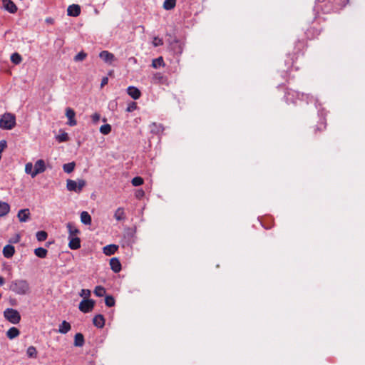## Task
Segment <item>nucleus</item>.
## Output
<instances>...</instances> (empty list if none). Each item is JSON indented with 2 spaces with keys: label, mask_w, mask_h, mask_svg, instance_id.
Instances as JSON below:
<instances>
[{
  "label": "nucleus",
  "mask_w": 365,
  "mask_h": 365,
  "mask_svg": "<svg viewBox=\"0 0 365 365\" xmlns=\"http://www.w3.org/2000/svg\"><path fill=\"white\" fill-rule=\"evenodd\" d=\"M114 217L117 221L124 220L125 218L124 209L123 207H118L115 212Z\"/></svg>",
  "instance_id": "5701e85b"
},
{
  "label": "nucleus",
  "mask_w": 365,
  "mask_h": 365,
  "mask_svg": "<svg viewBox=\"0 0 365 365\" xmlns=\"http://www.w3.org/2000/svg\"><path fill=\"white\" fill-rule=\"evenodd\" d=\"M100 132L103 135H108L111 132V125L105 124L101 126Z\"/></svg>",
  "instance_id": "f704fd0d"
},
{
  "label": "nucleus",
  "mask_w": 365,
  "mask_h": 365,
  "mask_svg": "<svg viewBox=\"0 0 365 365\" xmlns=\"http://www.w3.org/2000/svg\"><path fill=\"white\" fill-rule=\"evenodd\" d=\"M66 116L67 117V118L68 120L67 122V124L68 125L75 126L77 125V121L75 118L76 113L72 108H67L66 109Z\"/></svg>",
  "instance_id": "1a4fd4ad"
},
{
  "label": "nucleus",
  "mask_w": 365,
  "mask_h": 365,
  "mask_svg": "<svg viewBox=\"0 0 365 365\" xmlns=\"http://www.w3.org/2000/svg\"><path fill=\"white\" fill-rule=\"evenodd\" d=\"M167 78L161 73L156 72L151 77V83L158 85H164L167 83Z\"/></svg>",
  "instance_id": "0eeeda50"
},
{
  "label": "nucleus",
  "mask_w": 365,
  "mask_h": 365,
  "mask_svg": "<svg viewBox=\"0 0 365 365\" xmlns=\"http://www.w3.org/2000/svg\"><path fill=\"white\" fill-rule=\"evenodd\" d=\"M110 266L111 269L115 272L118 273L121 270V264L118 258H112L110 260Z\"/></svg>",
  "instance_id": "2eb2a0df"
},
{
  "label": "nucleus",
  "mask_w": 365,
  "mask_h": 365,
  "mask_svg": "<svg viewBox=\"0 0 365 365\" xmlns=\"http://www.w3.org/2000/svg\"><path fill=\"white\" fill-rule=\"evenodd\" d=\"M86 56L87 55L86 53H84L83 51H81L74 57V60L76 61H83L86 58Z\"/></svg>",
  "instance_id": "a19ab883"
},
{
  "label": "nucleus",
  "mask_w": 365,
  "mask_h": 365,
  "mask_svg": "<svg viewBox=\"0 0 365 365\" xmlns=\"http://www.w3.org/2000/svg\"><path fill=\"white\" fill-rule=\"evenodd\" d=\"M81 221L83 224L90 225L91 224V216L86 211H83L81 213Z\"/></svg>",
  "instance_id": "412c9836"
},
{
  "label": "nucleus",
  "mask_w": 365,
  "mask_h": 365,
  "mask_svg": "<svg viewBox=\"0 0 365 365\" xmlns=\"http://www.w3.org/2000/svg\"><path fill=\"white\" fill-rule=\"evenodd\" d=\"M58 139L59 142H64L68 140V135L67 133H63L58 137Z\"/></svg>",
  "instance_id": "a18cd8bd"
},
{
  "label": "nucleus",
  "mask_w": 365,
  "mask_h": 365,
  "mask_svg": "<svg viewBox=\"0 0 365 365\" xmlns=\"http://www.w3.org/2000/svg\"><path fill=\"white\" fill-rule=\"evenodd\" d=\"M34 165H33L32 163L29 162L25 165V173L26 174L31 175V177L32 178L36 177V175H34Z\"/></svg>",
  "instance_id": "c85d7f7f"
},
{
  "label": "nucleus",
  "mask_w": 365,
  "mask_h": 365,
  "mask_svg": "<svg viewBox=\"0 0 365 365\" xmlns=\"http://www.w3.org/2000/svg\"><path fill=\"white\" fill-rule=\"evenodd\" d=\"M71 324L66 321H63V322L59 325L58 332L61 334H66L71 330Z\"/></svg>",
  "instance_id": "4be33fe9"
},
{
  "label": "nucleus",
  "mask_w": 365,
  "mask_h": 365,
  "mask_svg": "<svg viewBox=\"0 0 365 365\" xmlns=\"http://www.w3.org/2000/svg\"><path fill=\"white\" fill-rule=\"evenodd\" d=\"M81 14V6L78 4H71L67 9V14L69 16L77 17Z\"/></svg>",
  "instance_id": "9b49d317"
},
{
  "label": "nucleus",
  "mask_w": 365,
  "mask_h": 365,
  "mask_svg": "<svg viewBox=\"0 0 365 365\" xmlns=\"http://www.w3.org/2000/svg\"><path fill=\"white\" fill-rule=\"evenodd\" d=\"M19 239H20V237L18 235L16 237V238H15V240L14 241V242H18L19 241Z\"/></svg>",
  "instance_id": "8fccbe9b"
},
{
  "label": "nucleus",
  "mask_w": 365,
  "mask_h": 365,
  "mask_svg": "<svg viewBox=\"0 0 365 365\" xmlns=\"http://www.w3.org/2000/svg\"><path fill=\"white\" fill-rule=\"evenodd\" d=\"M127 93L134 100L138 99L141 96L140 90L135 86H129L127 88Z\"/></svg>",
  "instance_id": "4468645a"
},
{
  "label": "nucleus",
  "mask_w": 365,
  "mask_h": 365,
  "mask_svg": "<svg viewBox=\"0 0 365 365\" xmlns=\"http://www.w3.org/2000/svg\"><path fill=\"white\" fill-rule=\"evenodd\" d=\"M150 130L152 133L158 134L163 132V128L162 125L153 123L150 125Z\"/></svg>",
  "instance_id": "2f4dec72"
},
{
  "label": "nucleus",
  "mask_w": 365,
  "mask_h": 365,
  "mask_svg": "<svg viewBox=\"0 0 365 365\" xmlns=\"http://www.w3.org/2000/svg\"><path fill=\"white\" fill-rule=\"evenodd\" d=\"M105 303L108 307H113L115 305V299L112 296H106L105 298Z\"/></svg>",
  "instance_id": "58836bf2"
},
{
  "label": "nucleus",
  "mask_w": 365,
  "mask_h": 365,
  "mask_svg": "<svg viewBox=\"0 0 365 365\" xmlns=\"http://www.w3.org/2000/svg\"><path fill=\"white\" fill-rule=\"evenodd\" d=\"M16 125V117L14 114L6 113L0 118V128L4 130H11Z\"/></svg>",
  "instance_id": "7ed1b4c3"
},
{
  "label": "nucleus",
  "mask_w": 365,
  "mask_h": 365,
  "mask_svg": "<svg viewBox=\"0 0 365 365\" xmlns=\"http://www.w3.org/2000/svg\"><path fill=\"white\" fill-rule=\"evenodd\" d=\"M94 326L98 328H103L105 325V319L102 314H97L93 319Z\"/></svg>",
  "instance_id": "f3484780"
},
{
  "label": "nucleus",
  "mask_w": 365,
  "mask_h": 365,
  "mask_svg": "<svg viewBox=\"0 0 365 365\" xmlns=\"http://www.w3.org/2000/svg\"><path fill=\"white\" fill-rule=\"evenodd\" d=\"M145 192L142 189L138 190L135 192V197L137 198H141L144 196Z\"/></svg>",
  "instance_id": "49530a36"
},
{
  "label": "nucleus",
  "mask_w": 365,
  "mask_h": 365,
  "mask_svg": "<svg viewBox=\"0 0 365 365\" xmlns=\"http://www.w3.org/2000/svg\"><path fill=\"white\" fill-rule=\"evenodd\" d=\"M10 211V205L5 202L0 201V217L6 215Z\"/></svg>",
  "instance_id": "aec40b11"
},
{
  "label": "nucleus",
  "mask_w": 365,
  "mask_h": 365,
  "mask_svg": "<svg viewBox=\"0 0 365 365\" xmlns=\"http://www.w3.org/2000/svg\"><path fill=\"white\" fill-rule=\"evenodd\" d=\"M68 247L71 250H78L81 247V240L78 237H68Z\"/></svg>",
  "instance_id": "f8f14e48"
},
{
  "label": "nucleus",
  "mask_w": 365,
  "mask_h": 365,
  "mask_svg": "<svg viewBox=\"0 0 365 365\" xmlns=\"http://www.w3.org/2000/svg\"><path fill=\"white\" fill-rule=\"evenodd\" d=\"M15 252L14 247L12 245H6L3 249V255L6 258H11Z\"/></svg>",
  "instance_id": "6ab92c4d"
},
{
  "label": "nucleus",
  "mask_w": 365,
  "mask_h": 365,
  "mask_svg": "<svg viewBox=\"0 0 365 365\" xmlns=\"http://www.w3.org/2000/svg\"><path fill=\"white\" fill-rule=\"evenodd\" d=\"M75 165L76 164L74 162L66 163L63 165V171L66 173H71L73 171Z\"/></svg>",
  "instance_id": "473e14b6"
},
{
  "label": "nucleus",
  "mask_w": 365,
  "mask_h": 365,
  "mask_svg": "<svg viewBox=\"0 0 365 365\" xmlns=\"http://www.w3.org/2000/svg\"><path fill=\"white\" fill-rule=\"evenodd\" d=\"M137 108V104L135 102H131L130 103L128 104L127 108H126V110L128 112H133L135 110H136Z\"/></svg>",
  "instance_id": "37998d69"
},
{
  "label": "nucleus",
  "mask_w": 365,
  "mask_h": 365,
  "mask_svg": "<svg viewBox=\"0 0 365 365\" xmlns=\"http://www.w3.org/2000/svg\"><path fill=\"white\" fill-rule=\"evenodd\" d=\"M66 227L69 234L68 237H77V235L80 232L79 230L71 223H68Z\"/></svg>",
  "instance_id": "b1692460"
},
{
  "label": "nucleus",
  "mask_w": 365,
  "mask_h": 365,
  "mask_svg": "<svg viewBox=\"0 0 365 365\" xmlns=\"http://www.w3.org/2000/svg\"><path fill=\"white\" fill-rule=\"evenodd\" d=\"M91 120L93 121V123L96 124L98 123L100 118H101V115L99 113H93L91 116Z\"/></svg>",
  "instance_id": "c03bdc74"
},
{
  "label": "nucleus",
  "mask_w": 365,
  "mask_h": 365,
  "mask_svg": "<svg viewBox=\"0 0 365 365\" xmlns=\"http://www.w3.org/2000/svg\"><path fill=\"white\" fill-rule=\"evenodd\" d=\"M46 21L49 22V23H51L52 22V19H47Z\"/></svg>",
  "instance_id": "3c124183"
},
{
  "label": "nucleus",
  "mask_w": 365,
  "mask_h": 365,
  "mask_svg": "<svg viewBox=\"0 0 365 365\" xmlns=\"http://www.w3.org/2000/svg\"><path fill=\"white\" fill-rule=\"evenodd\" d=\"M131 182L133 186H140L143 184V179L141 177L137 176L132 179Z\"/></svg>",
  "instance_id": "4c0bfd02"
},
{
  "label": "nucleus",
  "mask_w": 365,
  "mask_h": 365,
  "mask_svg": "<svg viewBox=\"0 0 365 365\" xmlns=\"http://www.w3.org/2000/svg\"><path fill=\"white\" fill-rule=\"evenodd\" d=\"M118 247L115 245H108L103 247V253L107 256L114 255Z\"/></svg>",
  "instance_id": "a211bd4d"
},
{
  "label": "nucleus",
  "mask_w": 365,
  "mask_h": 365,
  "mask_svg": "<svg viewBox=\"0 0 365 365\" xmlns=\"http://www.w3.org/2000/svg\"><path fill=\"white\" fill-rule=\"evenodd\" d=\"M3 6L6 11L11 14L17 11L16 4L11 0H3Z\"/></svg>",
  "instance_id": "ddd939ff"
},
{
  "label": "nucleus",
  "mask_w": 365,
  "mask_h": 365,
  "mask_svg": "<svg viewBox=\"0 0 365 365\" xmlns=\"http://www.w3.org/2000/svg\"><path fill=\"white\" fill-rule=\"evenodd\" d=\"M95 306V302L93 299H83L78 306V309L83 313L91 312Z\"/></svg>",
  "instance_id": "423d86ee"
},
{
  "label": "nucleus",
  "mask_w": 365,
  "mask_h": 365,
  "mask_svg": "<svg viewBox=\"0 0 365 365\" xmlns=\"http://www.w3.org/2000/svg\"><path fill=\"white\" fill-rule=\"evenodd\" d=\"M176 4V0H165L163 3V8L165 10L173 9Z\"/></svg>",
  "instance_id": "7c9ffc66"
},
{
  "label": "nucleus",
  "mask_w": 365,
  "mask_h": 365,
  "mask_svg": "<svg viewBox=\"0 0 365 365\" xmlns=\"http://www.w3.org/2000/svg\"><path fill=\"white\" fill-rule=\"evenodd\" d=\"M85 185L86 181L83 180H78V182L73 180H67L66 182L67 190L77 193L81 192Z\"/></svg>",
  "instance_id": "39448f33"
},
{
  "label": "nucleus",
  "mask_w": 365,
  "mask_h": 365,
  "mask_svg": "<svg viewBox=\"0 0 365 365\" xmlns=\"http://www.w3.org/2000/svg\"><path fill=\"white\" fill-rule=\"evenodd\" d=\"M152 43L154 47H158L163 44V41L161 38H159L158 36H155L153 39Z\"/></svg>",
  "instance_id": "ea45409f"
},
{
  "label": "nucleus",
  "mask_w": 365,
  "mask_h": 365,
  "mask_svg": "<svg viewBox=\"0 0 365 365\" xmlns=\"http://www.w3.org/2000/svg\"><path fill=\"white\" fill-rule=\"evenodd\" d=\"M285 99L287 103H296L295 99H302L307 101V103H311L314 101L313 96H309L307 93H300L296 91H289L285 93Z\"/></svg>",
  "instance_id": "f03ea898"
},
{
  "label": "nucleus",
  "mask_w": 365,
  "mask_h": 365,
  "mask_svg": "<svg viewBox=\"0 0 365 365\" xmlns=\"http://www.w3.org/2000/svg\"><path fill=\"white\" fill-rule=\"evenodd\" d=\"M47 253V250L43 247H38L34 250V254L39 258H45Z\"/></svg>",
  "instance_id": "cd10ccee"
},
{
  "label": "nucleus",
  "mask_w": 365,
  "mask_h": 365,
  "mask_svg": "<svg viewBox=\"0 0 365 365\" xmlns=\"http://www.w3.org/2000/svg\"><path fill=\"white\" fill-rule=\"evenodd\" d=\"M5 282L4 278L0 276V287L2 286Z\"/></svg>",
  "instance_id": "09e8293b"
},
{
  "label": "nucleus",
  "mask_w": 365,
  "mask_h": 365,
  "mask_svg": "<svg viewBox=\"0 0 365 365\" xmlns=\"http://www.w3.org/2000/svg\"><path fill=\"white\" fill-rule=\"evenodd\" d=\"M93 292L97 297H103L106 294V289L102 286H97Z\"/></svg>",
  "instance_id": "c9c22d12"
},
{
  "label": "nucleus",
  "mask_w": 365,
  "mask_h": 365,
  "mask_svg": "<svg viewBox=\"0 0 365 365\" xmlns=\"http://www.w3.org/2000/svg\"><path fill=\"white\" fill-rule=\"evenodd\" d=\"M9 289L16 294L25 295L29 292L30 285L26 279H15L11 282Z\"/></svg>",
  "instance_id": "f257e3e1"
},
{
  "label": "nucleus",
  "mask_w": 365,
  "mask_h": 365,
  "mask_svg": "<svg viewBox=\"0 0 365 365\" xmlns=\"http://www.w3.org/2000/svg\"><path fill=\"white\" fill-rule=\"evenodd\" d=\"M4 317L11 324H19L21 320V315L19 312L12 308L6 309L4 312Z\"/></svg>",
  "instance_id": "20e7f679"
},
{
  "label": "nucleus",
  "mask_w": 365,
  "mask_h": 365,
  "mask_svg": "<svg viewBox=\"0 0 365 365\" xmlns=\"http://www.w3.org/2000/svg\"><path fill=\"white\" fill-rule=\"evenodd\" d=\"M152 66L154 68H158L161 66H164V61L163 57H158L157 58H155L152 61Z\"/></svg>",
  "instance_id": "c756f323"
},
{
  "label": "nucleus",
  "mask_w": 365,
  "mask_h": 365,
  "mask_svg": "<svg viewBox=\"0 0 365 365\" xmlns=\"http://www.w3.org/2000/svg\"><path fill=\"white\" fill-rule=\"evenodd\" d=\"M46 169L45 161L42 159L38 160L34 164V175H37L43 173Z\"/></svg>",
  "instance_id": "9d476101"
},
{
  "label": "nucleus",
  "mask_w": 365,
  "mask_h": 365,
  "mask_svg": "<svg viewBox=\"0 0 365 365\" xmlns=\"http://www.w3.org/2000/svg\"><path fill=\"white\" fill-rule=\"evenodd\" d=\"M80 296L84 298H88L91 295V291L87 289H83L81 290Z\"/></svg>",
  "instance_id": "79ce46f5"
},
{
  "label": "nucleus",
  "mask_w": 365,
  "mask_h": 365,
  "mask_svg": "<svg viewBox=\"0 0 365 365\" xmlns=\"http://www.w3.org/2000/svg\"><path fill=\"white\" fill-rule=\"evenodd\" d=\"M19 334H20V331L17 328L11 327L7 331L6 336L9 339H13L15 337L18 336L19 335Z\"/></svg>",
  "instance_id": "a878e982"
},
{
  "label": "nucleus",
  "mask_w": 365,
  "mask_h": 365,
  "mask_svg": "<svg viewBox=\"0 0 365 365\" xmlns=\"http://www.w3.org/2000/svg\"><path fill=\"white\" fill-rule=\"evenodd\" d=\"M108 83V77H103L101 80V87L103 88L106 85H107Z\"/></svg>",
  "instance_id": "de8ad7c7"
},
{
  "label": "nucleus",
  "mask_w": 365,
  "mask_h": 365,
  "mask_svg": "<svg viewBox=\"0 0 365 365\" xmlns=\"http://www.w3.org/2000/svg\"><path fill=\"white\" fill-rule=\"evenodd\" d=\"M99 57L106 63H108L111 65L114 61L116 60L115 56L108 51H103L99 53Z\"/></svg>",
  "instance_id": "6e6552de"
},
{
  "label": "nucleus",
  "mask_w": 365,
  "mask_h": 365,
  "mask_svg": "<svg viewBox=\"0 0 365 365\" xmlns=\"http://www.w3.org/2000/svg\"><path fill=\"white\" fill-rule=\"evenodd\" d=\"M36 236L38 242H43L47 239L48 234L45 231H38L36 232Z\"/></svg>",
  "instance_id": "72a5a7b5"
},
{
  "label": "nucleus",
  "mask_w": 365,
  "mask_h": 365,
  "mask_svg": "<svg viewBox=\"0 0 365 365\" xmlns=\"http://www.w3.org/2000/svg\"><path fill=\"white\" fill-rule=\"evenodd\" d=\"M29 215L30 212L29 209L20 210L17 215L19 221L22 222H26L29 218Z\"/></svg>",
  "instance_id": "dca6fc26"
},
{
  "label": "nucleus",
  "mask_w": 365,
  "mask_h": 365,
  "mask_svg": "<svg viewBox=\"0 0 365 365\" xmlns=\"http://www.w3.org/2000/svg\"><path fill=\"white\" fill-rule=\"evenodd\" d=\"M37 350L34 346H30L26 350V355L29 358L36 359L37 357Z\"/></svg>",
  "instance_id": "bb28decb"
},
{
  "label": "nucleus",
  "mask_w": 365,
  "mask_h": 365,
  "mask_svg": "<svg viewBox=\"0 0 365 365\" xmlns=\"http://www.w3.org/2000/svg\"><path fill=\"white\" fill-rule=\"evenodd\" d=\"M11 61L14 64H19L22 61V58H21V55L19 54L18 53H14L11 56Z\"/></svg>",
  "instance_id": "e433bc0d"
},
{
  "label": "nucleus",
  "mask_w": 365,
  "mask_h": 365,
  "mask_svg": "<svg viewBox=\"0 0 365 365\" xmlns=\"http://www.w3.org/2000/svg\"><path fill=\"white\" fill-rule=\"evenodd\" d=\"M84 344V337L81 333H77L74 337V345L76 346H83Z\"/></svg>",
  "instance_id": "393cba45"
}]
</instances>
